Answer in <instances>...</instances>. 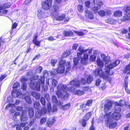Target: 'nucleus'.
<instances>
[{
	"instance_id": "f257e3e1",
	"label": "nucleus",
	"mask_w": 130,
	"mask_h": 130,
	"mask_svg": "<svg viewBox=\"0 0 130 130\" xmlns=\"http://www.w3.org/2000/svg\"><path fill=\"white\" fill-rule=\"evenodd\" d=\"M57 88L58 91L56 92V94L58 98H63V94L60 91L61 90H62L65 92L68 91L69 92H74L75 90V88L73 86L68 87L66 85L61 84L58 85L57 86Z\"/></svg>"
},
{
	"instance_id": "f03ea898",
	"label": "nucleus",
	"mask_w": 130,
	"mask_h": 130,
	"mask_svg": "<svg viewBox=\"0 0 130 130\" xmlns=\"http://www.w3.org/2000/svg\"><path fill=\"white\" fill-rule=\"evenodd\" d=\"M78 50L80 52L77 53V56L78 58H81V63L84 64H86L87 63V60L88 58V55L87 54H84L83 57L81 58V56L84 53L87 51V50H85L83 49L81 46H79L78 48Z\"/></svg>"
},
{
	"instance_id": "7ed1b4c3",
	"label": "nucleus",
	"mask_w": 130,
	"mask_h": 130,
	"mask_svg": "<svg viewBox=\"0 0 130 130\" xmlns=\"http://www.w3.org/2000/svg\"><path fill=\"white\" fill-rule=\"evenodd\" d=\"M39 77V76L37 75L34 76L30 79V80L29 84V86L32 89H36L38 91L40 90V84L39 82H36V80L38 79Z\"/></svg>"
},
{
	"instance_id": "20e7f679",
	"label": "nucleus",
	"mask_w": 130,
	"mask_h": 130,
	"mask_svg": "<svg viewBox=\"0 0 130 130\" xmlns=\"http://www.w3.org/2000/svg\"><path fill=\"white\" fill-rule=\"evenodd\" d=\"M119 60H116L112 63V64H110L108 65L107 67L108 69L106 70L105 71L106 74L108 75H112L114 72L112 70H111V69L116 66L119 64Z\"/></svg>"
},
{
	"instance_id": "39448f33",
	"label": "nucleus",
	"mask_w": 130,
	"mask_h": 130,
	"mask_svg": "<svg viewBox=\"0 0 130 130\" xmlns=\"http://www.w3.org/2000/svg\"><path fill=\"white\" fill-rule=\"evenodd\" d=\"M94 73L96 75H99L103 79H106L107 81H110L111 80V78L108 76L107 74L106 75L104 74V72H103L102 69L98 68L96 69L94 71Z\"/></svg>"
},
{
	"instance_id": "423d86ee",
	"label": "nucleus",
	"mask_w": 130,
	"mask_h": 130,
	"mask_svg": "<svg viewBox=\"0 0 130 130\" xmlns=\"http://www.w3.org/2000/svg\"><path fill=\"white\" fill-rule=\"evenodd\" d=\"M66 62V60H60L58 61V67L56 70V72L58 74H62L65 70V65Z\"/></svg>"
},
{
	"instance_id": "0eeeda50",
	"label": "nucleus",
	"mask_w": 130,
	"mask_h": 130,
	"mask_svg": "<svg viewBox=\"0 0 130 130\" xmlns=\"http://www.w3.org/2000/svg\"><path fill=\"white\" fill-rule=\"evenodd\" d=\"M11 5V3L9 2L4 3L2 6L0 5V15L7 13L8 12V10L5 9L10 8Z\"/></svg>"
},
{
	"instance_id": "6e6552de",
	"label": "nucleus",
	"mask_w": 130,
	"mask_h": 130,
	"mask_svg": "<svg viewBox=\"0 0 130 130\" xmlns=\"http://www.w3.org/2000/svg\"><path fill=\"white\" fill-rule=\"evenodd\" d=\"M121 111V109L120 107H116L115 112L112 115V119L117 120L119 119L121 117V115L120 113Z\"/></svg>"
},
{
	"instance_id": "1a4fd4ad",
	"label": "nucleus",
	"mask_w": 130,
	"mask_h": 130,
	"mask_svg": "<svg viewBox=\"0 0 130 130\" xmlns=\"http://www.w3.org/2000/svg\"><path fill=\"white\" fill-rule=\"evenodd\" d=\"M52 3V1L50 0H45L43 1L41 3L42 7L44 9L48 10L51 7Z\"/></svg>"
},
{
	"instance_id": "9d476101",
	"label": "nucleus",
	"mask_w": 130,
	"mask_h": 130,
	"mask_svg": "<svg viewBox=\"0 0 130 130\" xmlns=\"http://www.w3.org/2000/svg\"><path fill=\"white\" fill-rule=\"evenodd\" d=\"M89 119V112H88L86 114L83 119L79 121V123L82 126L85 127L86 125V122L88 121Z\"/></svg>"
},
{
	"instance_id": "9b49d317",
	"label": "nucleus",
	"mask_w": 130,
	"mask_h": 130,
	"mask_svg": "<svg viewBox=\"0 0 130 130\" xmlns=\"http://www.w3.org/2000/svg\"><path fill=\"white\" fill-rule=\"evenodd\" d=\"M47 108L48 112L49 113L51 112L52 113L56 112L57 110V106L55 105L53 106L52 109L51 105L50 103H48L47 104Z\"/></svg>"
},
{
	"instance_id": "f8f14e48",
	"label": "nucleus",
	"mask_w": 130,
	"mask_h": 130,
	"mask_svg": "<svg viewBox=\"0 0 130 130\" xmlns=\"http://www.w3.org/2000/svg\"><path fill=\"white\" fill-rule=\"evenodd\" d=\"M66 14L64 13L62 14L61 15L57 16L55 18L56 20L59 21H62L64 20V21L65 22H68L70 19L68 17L66 18Z\"/></svg>"
},
{
	"instance_id": "ddd939ff",
	"label": "nucleus",
	"mask_w": 130,
	"mask_h": 130,
	"mask_svg": "<svg viewBox=\"0 0 130 130\" xmlns=\"http://www.w3.org/2000/svg\"><path fill=\"white\" fill-rule=\"evenodd\" d=\"M59 11V7L56 5L52 6V12L54 15H57Z\"/></svg>"
},
{
	"instance_id": "4468645a",
	"label": "nucleus",
	"mask_w": 130,
	"mask_h": 130,
	"mask_svg": "<svg viewBox=\"0 0 130 130\" xmlns=\"http://www.w3.org/2000/svg\"><path fill=\"white\" fill-rule=\"evenodd\" d=\"M47 109L45 107H42L41 110H37V113L38 115L39 116H40L43 115H44L47 113Z\"/></svg>"
},
{
	"instance_id": "2eb2a0df",
	"label": "nucleus",
	"mask_w": 130,
	"mask_h": 130,
	"mask_svg": "<svg viewBox=\"0 0 130 130\" xmlns=\"http://www.w3.org/2000/svg\"><path fill=\"white\" fill-rule=\"evenodd\" d=\"M112 107V105L110 102H108L105 104L104 109V111L105 113L108 111Z\"/></svg>"
},
{
	"instance_id": "dca6fc26",
	"label": "nucleus",
	"mask_w": 130,
	"mask_h": 130,
	"mask_svg": "<svg viewBox=\"0 0 130 130\" xmlns=\"http://www.w3.org/2000/svg\"><path fill=\"white\" fill-rule=\"evenodd\" d=\"M70 84L71 85H73L76 87H79L80 84V81L76 79L72 80L70 82Z\"/></svg>"
},
{
	"instance_id": "f3484780",
	"label": "nucleus",
	"mask_w": 130,
	"mask_h": 130,
	"mask_svg": "<svg viewBox=\"0 0 130 130\" xmlns=\"http://www.w3.org/2000/svg\"><path fill=\"white\" fill-rule=\"evenodd\" d=\"M71 54V52L69 50H66L64 52L61 56V57L60 58V60H63V59L64 58L67 57L69 56Z\"/></svg>"
},
{
	"instance_id": "a211bd4d",
	"label": "nucleus",
	"mask_w": 130,
	"mask_h": 130,
	"mask_svg": "<svg viewBox=\"0 0 130 130\" xmlns=\"http://www.w3.org/2000/svg\"><path fill=\"white\" fill-rule=\"evenodd\" d=\"M63 35L64 36L70 37L73 35V32L71 30H69L68 31L64 30L63 32Z\"/></svg>"
},
{
	"instance_id": "6ab92c4d",
	"label": "nucleus",
	"mask_w": 130,
	"mask_h": 130,
	"mask_svg": "<svg viewBox=\"0 0 130 130\" xmlns=\"http://www.w3.org/2000/svg\"><path fill=\"white\" fill-rule=\"evenodd\" d=\"M130 62L129 64L125 66V67L123 70V72L124 74H126L128 75L130 74Z\"/></svg>"
},
{
	"instance_id": "aec40b11",
	"label": "nucleus",
	"mask_w": 130,
	"mask_h": 130,
	"mask_svg": "<svg viewBox=\"0 0 130 130\" xmlns=\"http://www.w3.org/2000/svg\"><path fill=\"white\" fill-rule=\"evenodd\" d=\"M20 93V92L18 91L17 90H14L12 91L11 95L13 97L16 98L18 96Z\"/></svg>"
},
{
	"instance_id": "412c9836",
	"label": "nucleus",
	"mask_w": 130,
	"mask_h": 130,
	"mask_svg": "<svg viewBox=\"0 0 130 130\" xmlns=\"http://www.w3.org/2000/svg\"><path fill=\"white\" fill-rule=\"evenodd\" d=\"M98 65L101 68H103L104 66V63L103 60L101 59L100 58H98L96 61Z\"/></svg>"
},
{
	"instance_id": "4be33fe9",
	"label": "nucleus",
	"mask_w": 130,
	"mask_h": 130,
	"mask_svg": "<svg viewBox=\"0 0 130 130\" xmlns=\"http://www.w3.org/2000/svg\"><path fill=\"white\" fill-rule=\"evenodd\" d=\"M55 120L54 118H53L50 119H49L46 122L47 125L49 127L51 126L53 124Z\"/></svg>"
},
{
	"instance_id": "5701e85b",
	"label": "nucleus",
	"mask_w": 130,
	"mask_h": 130,
	"mask_svg": "<svg viewBox=\"0 0 130 130\" xmlns=\"http://www.w3.org/2000/svg\"><path fill=\"white\" fill-rule=\"evenodd\" d=\"M123 10L125 13L130 14V5L125 6L124 7Z\"/></svg>"
},
{
	"instance_id": "b1692460",
	"label": "nucleus",
	"mask_w": 130,
	"mask_h": 130,
	"mask_svg": "<svg viewBox=\"0 0 130 130\" xmlns=\"http://www.w3.org/2000/svg\"><path fill=\"white\" fill-rule=\"evenodd\" d=\"M122 13L119 10H117L114 12L113 15L116 17H119L122 16Z\"/></svg>"
},
{
	"instance_id": "393cba45",
	"label": "nucleus",
	"mask_w": 130,
	"mask_h": 130,
	"mask_svg": "<svg viewBox=\"0 0 130 130\" xmlns=\"http://www.w3.org/2000/svg\"><path fill=\"white\" fill-rule=\"evenodd\" d=\"M29 116L30 118H32L34 115V111L32 108L30 107L28 109Z\"/></svg>"
},
{
	"instance_id": "a878e982",
	"label": "nucleus",
	"mask_w": 130,
	"mask_h": 130,
	"mask_svg": "<svg viewBox=\"0 0 130 130\" xmlns=\"http://www.w3.org/2000/svg\"><path fill=\"white\" fill-rule=\"evenodd\" d=\"M41 40H38V39H32V42L35 46L38 47L40 46V44Z\"/></svg>"
},
{
	"instance_id": "bb28decb",
	"label": "nucleus",
	"mask_w": 130,
	"mask_h": 130,
	"mask_svg": "<svg viewBox=\"0 0 130 130\" xmlns=\"http://www.w3.org/2000/svg\"><path fill=\"white\" fill-rule=\"evenodd\" d=\"M130 20V14L128 13H125L123 17L122 20L123 21H126Z\"/></svg>"
},
{
	"instance_id": "cd10ccee",
	"label": "nucleus",
	"mask_w": 130,
	"mask_h": 130,
	"mask_svg": "<svg viewBox=\"0 0 130 130\" xmlns=\"http://www.w3.org/2000/svg\"><path fill=\"white\" fill-rule=\"evenodd\" d=\"M32 96L34 97L36 100H38L39 99L40 97V95L38 93L33 91L31 93Z\"/></svg>"
},
{
	"instance_id": "c85d7f7f",
	"label": "nucleus",
	"mask_w": 130,
	"mask_h": 130,
	"mask_svg": "<svg viewBox=\"0 0 130 130\" xmlns=\"http://www.w3.org/2000/svg\"><path fill=\"white\" fill-rule=\"evenodd\" d=\"M40 106V104L39 102L36 101L35 102L34 104L33 107L34 108L37 110H39V107Z\"/></svg>"
},
{
	"instance_id": "c756f323",
	"label": "nucleus",
	"mask_w": 130,
	"mask_h": 130,
	"mask_svg": "<svg viewBox=\"0 0 130 130\" xmlns=\"http://www.w3.org/2000/svg\"><path fill=\"white\" fill-rule=\"evenodd\" d=\"M101 56L103 60L106 63L109 61V60L108 58V57L106 56L105 54H102L101 55Z\"/></svg>"
},
{
	"instance_id": "7c9ffc66",
	"label": "nucleus",
	"mask_w": 130,
	"mask_h": 130,
	"mask_svg": "<svg viewBox=\"0 0 130 130\" xmlns=\"http://www.w3.org/2000/svg\"><path fill=\"white\" fill-rule=\"evenodd\" d=\"M45 14L41 10L38 11L37 16L39 19H42L44 16Z\"/></svg>"
},
{
	"instance_id": "2f4dec72",
	"label": "nucleus",
	"mask_w": 130,
	"mask_h": 130,
	"mask_svg": "<svg viewBox=\"0 0 130 130\" xmlns=\"http://www.w3.org/2000/svg\"><path fill=\"white\" fill-rule=\"evenodd\" d=\"M75 90L74 92H75V94L79 96L82 95L84 93L83 91H80V90H76L75 92Z\"/></svg>"
},
{
	"instance_id": "473e14b6",
	"label": "nucleus",
	"mask_w": 130,
	"mask_h": 130,
	"mask_svg": "<svg viewBox=\"0 0 130 130\" xmlns=\"http://www.w3.org/2000/svg\"><path fill=\"white\" fill-rule=\"evenodd\" d=\"M98 14L101 17H104L106 15V12L103 10H100L98 12Z\"/></svg>"
},
{
	"instance_id": "72a5a7b5",
	"label": "nucleus",
	"mask_w": 130,
	"mask_h": 130,
	"mask_svg": "<svg viewBox=\"0 0 130 130\" xmlns=\"http://www.w3.org/2000/svg\"><path fill=\"white\" fill-rule=\"evenodd\" d=\"M40 102L42 106L43 107H45L46 101L44 98L43 97H42L40 99Z\"/></svg>"
},
{
	"instance_id": "f704fd0d",
	"label": "nucleus",
	"mask_w": 130,
	"mask_h": 130,
	"mask_svg": "<svg viewBox=\"0 0 130 130\" xmlns=\"http://www.w3.org/2000/svg\"><path fill=\"white\" fill-rule=\"evenodd\" d=\"M79 58H78V57L73 58V62L75 66H76L78 64Z\"/></svg>"
},
{
	"instance_id": "c9c22d12",
	"label": "nucleus",
	"mask_w": 130,
	"mask_h": 130,
	"mask_svg": "<svg viewBox=\"0 0 130 130\" xmlns=\"http://www.w3.org/2000/svg\"><path fill=\"white\" fill-rule=\"evenodd\" d=\"M96 14V13H98L99 11V8L98 6L94 7L91 9Z\"/></svg>"
},
{
	"instance_id": "e433bc0d",
	"label": "nucleus",
	"mask_w": 130,
	"mask_h": 130,
	"mask_svg": "<svg viewBox=\"0 0 130 130\" xmlns=\"http://www.w3.org/2000/svg\"><path fill=\"white\" fill-rule=\"evenodd\" d=\"M106 22L107 23L111 24H113L114 23V20L111 18H109L106 19Z\"/></svg>"
},
{
	"instance_id": "4c0bfd02",
	"label": "nucleus",
	"mask_w": 130,
	"mask_h": 130,
	"mask_svg": "<svg viewBox=\"0 0 130 130\" xmlns=\"http://www.w3.org/2000/svg\"><path fill=\"white\" fill-rule=\"evenodd\" d=\"M28 119V117L26 116H21L20 120L22 122H25Z\"/></svg>"
},
{
	"instance_id": "58836bf2",
	"label": "nucleus",
	"mask_w": 130,
	"mask_h": 130,
	"mask_svg": "<svg viewBox=\"0 0 130 130\" xmlns=\"http://www.w3.org/2000/svg\"><path fill=\"white\" fill-rule=\"evenodd\" d=\"M20 86V84L18 82H15L13 84L12 86V88L13 89H15L19 87Z\"/></svg>"
},
{
	"instance_id": "ea45409f",
	"label": "nucleus",
	"mask_w": 130,
	"mask_h": 130,
	"mask_svg": "<svg viewBox=\"0 0 130 130\" xmlns=\"http://www.w3.org/2000/svg\"><path fill=\"white\" fill-rule=\"evenodd\" d=\"M77 9L80 12L83 11V7L82 5H78L77 6Z\"/></svg>"
},
{
	"instance_id": "a19ab883",
	"label": "nucleus",
	"mask_w": 130,
	"mask_h": 130,
	"mask_svg": "<svg viewBox=\"0 0 130 130\" xmlns=\"http://www.w3.org/2000/svg\"><path fill=\"white\" fill-rule=\"evenodd\" d=\"M117 125V123L116 122L112 123L110 124L109 126V127L111 128H115Z\"/></svg>"
},
{
	"instance_id": "79ce46f5",
	"label": "nucleus",
	"mask_w": 130,
	"mask_h": 130,
	"mask_svg": "<svg viewBox=\"0 0 130 130\" xmlns=\"http://www.w3.org/2000/svg\"><path fill=\"white\" fill-rule=\"evenodd\" d=\"M111 114V112H109L107 113H106L105 115H104V118L107 119L108 120L109 118H110Z\"/></svg>"
},
{
	"instance_id": "37998d69",
	"label": "nucleus",
	"mask_w": 130,
	"mask_h": 130,
	"mask_svg": "<svg viewBox=\"0 0 130 130\" xmlns=\"http://www.w3.org/2000/svg\"><path fill=\"white\" fill-rule=\"evenodd\" d=\"M57 61V59H52L51 61V65L53 67H54Z\"/></svg>"
},
{
	"instance_id": "c03bdc74",
	"label": "nucleus",
	"mask_w": 130,
	"mask_h": 130,
	"mask_svg": "<svg viewBox=\"0 0 130 130\" xmlns=\"http://www.w3.org/2000/svg\"><path fill=\"white\" fill-rule=\"evenodd\" d=\"M86 105L89 106V100H88L86 104H83L80 105V108H85Z\"/></svg>"
},
{
	"instance_id": "a18cd8bd",
	"label": "nucleus",
	"mask_w": 130,
	"mask_h": 130,
	"mask_svg": "<svg viewBox=\"0 0 130 130\" xmlns=\"http://www.w3.org/2000/svg\"><path fill=\"white\" fill-rule=\"evenodd\" d=\"M128 32L127 29H122L121 30L120 34L122 35L127 34Z\"/></svg>"
},
{
	"instance_id": "49530a36",
	"label": "nucleus",
	"mask_w": 130,
	"mask_h": 130,
	"mask_svg": "<svg viewBox=\"0 0 130 130\" xmlns=\"http://www.w3.org/2000/svg\"><path fill=\"white\" fill-rule=\"evenodd\" d=\"M70 103H69L64 105L62 106L63 108L66 110L69 109L70 106Z\"/></svg>"
},
{
	"instance_id": "de8ad7c7",
	"label": "nucleus",
	"mask_w": 130,
	"mask_h": 130,
	"mask_svg": "<svg viewBox=\"0 0 130 130\" xmlns=\"http://www.w3.org/2000/svg\"><path fill=\"white\" fill-rule=\"evenodd\" d=\"M67 64H66V66H68L67 67L66 70V72H67L69 71L70 70V68L71 67V65L70 64V62H69L67 63Z\"/></svg>"
},
{
	"instance_id": "09e8293b",
	"label": "nucleus",
	"mask_w": 130,
	"mask_h": 130,
	"mask_svg": "<svg viewBox=\"0 0 130 130\" xmlns=\"http://www.w3.org/2000/svg\"><path fill=\"white\" fill-rule=\"evenodd\" d=\"M74 32L77 34L79 36H84V33L82 31H75Z\"/></svg>"
},
{
	"instance_id": "8fccbe9b",
	"label": "nucleus",
	"mask_w": 130,
	"mask_h": 130,
	"mask_svg": "<svg viewBox=\"0 0 130 130\" xmlns=\"http://www.w3.org/2000/svg\"><path fill=\"white\" fill-rule=\"evenodd\" d=\"M25 99L27 103H31V99L28 96H26L25 97Z\"/></svg>"
},
{
	"instance_id": "3c124183",
	"label": "nucleus",
	"mask_w": 130,
	"mask_h": 130,
	"mask_svg": "<svg viewBox=\"0 0 130 130\" xmlns=\"http://www.w3.org/2000/svg\"><path fill=\"white\" fill-rule=\"evenodd\" d=\"M43 68L42 67L39 66L36 68V70L38 73H40L43 70Z\"/></svg>"
},
{
	"instance_id": "603ef678",
	"label": "nucleus",
	"mask_w": 130,
	"mask_h": 130,
	"mask_svg": "<svg viewBox=\"0 0 130 130\" xmlns=\"http://www.w3.org/2000/svg\"><path fill=\"white\" fill-rule=\"evenodd\" d=\"M94 122V121L93 118L92 119L91 122L92 124L91 125V127H90V130H95V128L93 126Z\"/></svg>"
},
{
	"instance_id": "864d4df0",
	"label": "nucleus",
	"mask_w": 130,
	"mask_h": 130,
	"mask_svg": "<svg viewBox=\"0 0 130 130\" xmlns=\"http://www.w3.org/2000/svg\"><path fill=\"white\" fill-rule=\"evenodd\" d=\"M57 80L55 79H53L52 80V84L54 87H55L57 84Z\"/></svg>"
},
{
	"instance_id": "5fc2aeb1",
	"label": "nucleus",
	"mask_w": 130,
	"mask_h": 130,
	"mask_svg": "<svg viewBox=\"0 0 130 130\" xmlns=\"http://www.w3.org/2000/svg\"><path fill=\"white\" fill-rule=\"evenodd\" d=\"M18 25V24L17 23H13L12 24V25L11 29H13L15 28H16Z\"/></svg>"
},
{
	"instance_id": "6e6d98bb",
	"label": "nucleus",
	"mask_w": 130,
	"mask_h": 130,
	"mask_svg": "<svg viewBox=\"0 0 130 130\" xmlns=\"http://www.w3.org/2000/svg\"><path fill=\"white\" fill-rule=\"evenodd\" d=\"M27 88V85L25 83H23L21 86V88L23 90H26Z\"/></svg>"
},
{
	"instance_id": "4d7b16f0",
	"label": "nucleus",
	"mask_w": 130,
	"mask_h": 130,
	"mask_svg": "<svg viewBox=\"0 0 130 130\" xmlns=\"http://www.w3.org/2000/svg\"><path fill=\"white\" fill-rule=\"evenodd\" d=\"M39 80H40L41 83L42 84H44L45 83L44 77V76H41L40 77V79H39Z\"/></svg>"
},
{
	"instance_id": "13d9d810",
	"label": "nucleus",
	"mask_w": 130,
	"mask_h": 130,
	"mask_svg": "<svg viewBox=\"0 0 130 130\" xmlns=\"http://www.w3.org/2000/svg\"><path fill=\"white\" fill-rule=\"evenodd\" d=\"M28 79L23 77L21 78L20 79V81L21 83H25V82Z\"/></svg>"
},
{
	"instance_id": "bf43d9fd",
	"label": "nucleus",
	"mask_w": 130,
	"mask_h": 130,
	"mask_svg": "<svg viewBox=\"0 0 130 130\" xmlns=\"http://www.w3.org/2000/svg\"><path fill=\"white\" fill-rule=\"evenodd\" d=\"M96 56L94 55H91L90 56V60L92 61H94L95 60Z\"/></svg>"
},
{
	"instance_id": "052dcab7",
	"label": "nucleus",
	"mask_w": 130,
	"mask_h": 130,
	"mask_svg": "<svg viewBox=\"0 0 130 130\" xmlns=\"http://www.w3.org/2000/svg\"><path fill=\"white\" fill-rule=\"evenodd\" d=\"M52 101L53 103H56L57 102V100L55 95H53L52 99Z\"/></svg>"
},
{
	"instance_id": "680f3d73",
	"label": "nucleus",
	"mask_w": 130,
	"mask_h": 130,
	"mask_svg": "<svg viewBox=\"0 0 130 130\" xmlns=\"http://www.w3.org/2000/svg\"><path fill=\"white\" fill-rule=\"evenodd\" d=\"M85 15L86 17L88 18H89V11L88 10H86L85 11Z\"/></svg>"
},
{
	"instance_id": "e2e57ef3",
	"label": "nucleus",
	"mask_w": 130,
	"mask_h": 130,
	"mask_svg": "<svg viewBox=\"0 0 130 130\" xmlns=\"http://www.w3.org/2000/svg\"><path fill=\"white\" fill-rule=\"evenodd\" d=\"M96 5L99 6L101 7L103 4V2L101 1H99V0L97 1L96 2Z\"/></svg>"
},
{
	"instance_id": "0e129e2a",
	"label": "nucleus",
	"mask_w": 130,
	"mask_h": 130,
	"mask_svg": "<svg viewBox=\"0 0 130 130\" xmlns=\"http://www.w3.org/2000/svg\"><path fill=\"white\" fill-rule=\"evenodd\" d=\"M80 82V84L82 85H85L87 82L86 80L84 78L81 79Z\"/></svg>"
},
{
	"instance_id": "69168bd1",
	"label": "nucleus",
	"mask_w": 130,
	"mask_h": 130,
	"mask_svg": "<svg viewBox=\"0 0 130 130\" xmlns=\"http://www.w3.org/2000/svg\"><path fill=\"white\" fill-rule=\"evenodd\" d=\"M44 96L46 100L48 101L50 99V97L49 94L48 93H46L45 94Z\"/></svg>"
},
{
	"instance_id": "338daca9",
	"label": "nucleus",
	"mask_w": 130,
	"mask_h": 130,
	"mask_svg": "<svg viewBox=\"0 0 130 130\" xmlns=\"http://www.w3.org/2000/svg\"><path fill=\"white\" fill-rule=\"evenodd\" d=\"M101 80L100 79L98 78L97 79L95 82V85L97 86H99L100 85V83Z\"/></svg>"
},
{
	"instance_id": "774afa93",
	"label": "nucleus",
	"mask_w": 130,
	"mask_h": 130,
	"mask_svg": "<svg viewBox=\"0 0 130 130\" xmlns=\"http://www.w3.org/2000/svg\"><path fill=\"white\" fill-rule=\"evenodd\" d=\"M46 121V119L45 118L43 117L40 120V123L41 124H42L44 123Z\"/></svg>"
}]
</instances>
